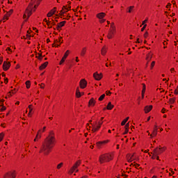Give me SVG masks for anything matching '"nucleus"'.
<instances>
[{"instance_id":"33","label":"nucleus","mask_w":178,"mask_h":178,"mask_svg":"<svg viewBox=\"0 0 178 178\" xmlns=\"http://www.w3.org/2000/svg\"><path fill=\"white\" fill-rule=\"evenodd\" d=\"M106 52V51L104 47L103 49H102V50H101L102 55H105Z\"/></svg>"},{"instance_id":"16","label":"nucleus","mask_w":178,"mask_h":178,"mask_svg":"<svg viewBox=\"0 0 178 178\" xmlns=\"http://www.w3.org/2000/svg\"><path fill=\"white\" fill-rule=\"evenodd\" d=\"M48 63H49L48 62H45L44 63H43L42 65H40L39 67V70H42L45 69L47 67Z\"/></svg>"},{"instance_id":"25","label":"nucleus","mask_w":178,"mask_h":178,"mask_svg":"<svg viewBox=\"0 0 178 178\" xmlns=\"http://www.w3.org/2000/svg\"><path fill=\"white\" fill-rule=\"evenodd\" d=\"M152 58V55L150 54H148L146 56V60H147L148 62Z\"/></svg>"},{"instance_id":"43","label":"nucleus","mask_w":178,"mask_h":178,"mask_svg":"<svg viewBox=\"0 0 178 178\" xmlns=\"http://www.w3.org/2000/svg\"><path fill=\"white\" fill-rule=\"evenodd\" d=\"M106 22V19H100L99 20V23H104Z\"/></svg>"},{"instance_id":"22","label":"nucleus","mask_w":178,"mask_h":178,"mask_svg":"<svg viewBox=\"0 0 178 178\" xmlns=\"http://www.w3.org/2000/svg\"><path fill=\"white\" fill-rule=\"evenodd\" d=\"M86 47H83L81 51V56H84V55H86Z\"/></svg>"},{"instance_id":"9","label":"nucleus","mask_w":178,"mask_h":178,"mask_svg":"<svg viewBox=\"0 0 178 178\" xmlns=\"http://www.w3.org/2000/svg\"><path fill=\"white\" fill-rule=\"evenodd\" d=\"M10 63H8L6 61L3 62V69L4 71H8V70L10 67Z\"/></svg>"},{"instance_id":"47","label":"nucleus","mask_w":178,"mask_h":178,"mask_svg":"<svg viewBox=\"0 0 178 178\" xmlns=\"http://www.w3.org/2000/svg\"><path fill=\"white\" fill-rule=\"evenodd\" d=\"M147 35H148V33H147V32H146V33H144V38H147Z\"/></svg>"},{"instance_id":"1","label":"nucleus","mask_w":178,"mask_h":178,"mask_svg":"<svg viewBox=\"0 0 178 178\" xmlns=\"http://www.w3.org/2000/svg\"><path fill=\"white\" fill-rule=\"evenodd\" d=\"M54 145L55 136H54V133L51 131L50 134L44 140V143H43L42 149H40V152H44V155H48Z\"/></svg>"},{"instance_id":"26","label":"nucleus","mask_w":178,"mask_h":178,"mask_svg":"<svg viewBox=\"0 0 178 178\" xmlns=\"http://www.w3.org/2000/svg\"><path fill=\"white\" fill-rule=\"evenodd\" d=\"M1 106H2L1 107V111H4L6 110V107L3 106V100H0V104H1Z\"/></svg>"},{"instance_id":"30","label":"nucleus","mask_w":178,"mask_h":178,"mask_svg":"<svg viewBox=\"0 0 178 178\" xmlns=\"http://www.w3.org/2000/svg\"><path fill=\"white\" fill-rule=\"evenodd\" d=\"M36 58H38V60H42V54L38 53Z\"/></svg>"},{"instance_id":"60","label":"nucleus","mask_w":178,"mask_h":178,"mask_svg":"<svg viewBox=\"0 0 178 178\" xmlns=\"http://www.w3.org/2000/svg\"><path fill=\"white\" fill-rule=\"evenodd\" d=\"M113 25H114V24H113V23H112V24H111V29H113V28H115V26H114Z\"/></svg>"},{"instance_id":"56","label":"nucleus","mask_w":178,"mask_h":178,"mask_svg":"<svg viewBox=\"0 0 178 178\" xmlns=\"http://www.w3.org/2000/svg\"><path fill=\"white\" fill-rule=\"evenodd\" d=\"M171 6V3H168V5L166 6V8H170Z\"/></svg>"},{"instance_id":"35","label":"nucleus","mask_w":178,"mask_h":178,"mask_svg":"<svg viewBox=\"0 0 178 178\" xmlns=\"http://www.w3.org/2000/svg\"><path fill=\"white\" fill-rule=\"evenodd\" d=\"M3 137H4V134L1 133L0 134V142H1V140L3 139Z\"/></svg>"},{"instance_id":"50","label":"nucleus","mask_w":178,"mask_h":178,"mask_svg":"<svg viewBox=\"0 0 178 178\" xmlns=\"http://www.w3.org/2000/svg\"><path fill=\"white\" fill-rule=\"evenodd\" d=\"M8 82V78H6V79H4V83H5L6 84H7Z\"/></svg>"},{"instance_id":"10","label":"nucleus","mask_w":178,"mask_h":178,"mask_svg":"<svg viewBox=\"0 0 178 178\" xmlns=\"http://www.w3.org/2000/svg\"><path fill=\"white\" fill-rule=\"evenodd\" d=\"M69 52H70L69 50H67V51H65V54H64V56H63V57L61 61L60 62V65H61L62 63H65V59L67 58V57L68 55H69Z\"/></svg>"},{"instance_id":"41","label":"nucleus","mask_w":178,"mask_h":178,"mask_svg":"<svg viewBox=\"0 0 178 178\" xmlns=\"http://www.w3.org/2000/svg\"><path fill=\"white\" fill-rule=\"evenodd\" d=\"M76 95L77 97H81V92H76Z\"/></svg>"},{"instance_id":"11","label":"nucleus","mask_w":178,"mask_h":178,"mask_svg":"<svg viewBox=\"0 0 178 178\" xmlns=\"http://www.w3.org/2000/svg\"><path fill=\"white\" fill-rule=\"evenodd\" d=\"M93 77L95 79V80L99 81L102 79V75L97 74V72H95L93 74Z\"/></svg>"},{"instance_id":"32","label":"nucleus","mask_w":178,"mask_h":178,"mask_svg":"<svg viewBox=\"0 0 178 178\" xmlns=\"http://www.w3.org/2000/svg\"><path fill=\"white\" fill-rule=\"evenodd\" d=\"M31 107H32V105H29V114H28L29 116H30L31 113L32 111H33V108H32Z\"/></svg>"},{"instance_id":"24","label":"nucleus","mask_w":178,"mask_h":178,"mask_svg":"<svg viewBox=\"0 0 178 178\" xmlns=\"http://www.w3.org/2000/svg\"><path fill=\"white\" fill-rule=\"evenodd\" d=\"M95 127L96 129H97V130H99V129H101V126L102 125V122H96L95 124Z\"/></svg>"},{"instance_id":"19","label":"nucleus","mask_w":178,"mask_h":178,"mask_svg":"<svg viewBox=\"0 0 178 178\" xmlns=\"http://www.w3.org/2000/svg\"><path fill=\"white\" fill-rule=\"evenodd\" d=\"M65 23H66V21H63V22L58 23V25H57V29H58L63 27V26H65Z\"/></svg>"},{"instance_id":"37","label":"nucleus","mask_w":178,"mask_h":178,"mask_svg":"<svg viewBox=\"0 0 178 178\" xmlns=\"http://www.w3.org/2000/svg\"><path fill=\"white\" fill-rule=\"evenodd\" d=\"M129 122H127L125 126H124V129H129Z\"/></svg>"},{"instance_id":"38","label":"nucleus","mask_w":178,"mask_h":178,"mask_svg":"<svg viewBox=\"0 0 178 178\" xmlns=\"http://www.w3.org/2000/svg\"><path fill=\"white\" fill-rule=\"evenodd\" d=\"M169 102H170V104H174L175 102V99H170Z\"/></svg>"},{"instance_id":"42","label":"nucleus","mask_w":178,"mask_h":178,"mask_svg":"<svg viewBox=\"0 0 178 178\" xmlns=\"http://www.w3.org/2000/svg\"><path fill=\"white\" fill-rule=\"evenodd\" d=\"M147 27V24H144V26H143V28L141 29V31H144L145 29H146Z\"/></svg>"},{"instance_id":"12","label":"nucleus","mask_w":178,"mask_h":178,"mask_svg":"<svg viewBox=\"0 0 178 178\" xmlns=\"http://www.w3.org/2000/svg\"><path fill=\"white\" fill-rule=\"evenodd\" d=\"M157 131L158 129H154L152 134H149V131H147V133L149 134V136H150V138H152L154 136H157Z\"/></svg>"},{"instance_id":"51","label":"nucleus","mask_w":178,"mask_h":178,"mask_svg":"<svg viewBox=\"0 0 178 178\" xmlns=\"http://www.w3.org/2000/svg\"><path fill=\"white\" fill-rule=\"evenodd\" d=\"M27 33H28V34L26 35V37L30 39L31 35H29V34L30 33V32L28 31H27Z\"/></svg>"},{"instance_id":"6","label":"nucleus","mask_w":178,"mask_h":178,"mask_svg":"<svg viewBox=\"0 0 178 178\" xmlns=\"http://www.w3.org/2000/svg\"><path fill=\"white\" fill-rule=\"evenodd\" d=\"M80 164H81V162L80 161L75 163L69 171V174L72 175L74 172L76 170V169L80 165Z\"/></svg>"},{"instance_id":"2","label":"nucleus","mask_w":178,"mask_h":178,"mask_svg":"<svg viewBox=\"0 0 178 178\" xmlns=\"http://www.w3.org/2000/svg\"><path fill=\"white\" fill-rule=\"evenodd\" d=\"M113 160V156L111 154H106L99 156V161L100 163H104V162H109Z\"/></svg>"},{"instance_id":"44","label":"nucleus","mask_w":178,"mask_h":178,"mask_svg":"<svg viewBox=\"0 0 178 178\" xmlns=\"http://www.w3.org/2000/svg\"><path fill=\"white\" fill-rule=\"evenodd\" d=\"M62 38L60 37V39H58V40H56L55 42H60L62 43L63 42V40H61Z\"/></svg>"},{"instance_id":"64","label":"nucleus","mask_w":178,"mask_h":178,"mask_svg":"<svg viewBox=\"0 0 178 178\" xmlns=\"http://www.w3.org/2000/svg\"><path fill=\"white\" fill-rule=\"evenodd\" d=\"M76 92H78V93L80 92L79 88H77V89H76Z\"/></svg>"},{"instance_id":"48","label":"nucleus","mask_w":178,"mask_h":178,"mask_svg":"<svg viewBox=\"0 0 178 178\" xmlns=\"http://www.w3.org/2000/svg\"><path fill=\"white\" fill-rule=\"evenodd\" d=\"M133 155L130 157V159H128V162H131L132 161V158H133Z\"/></svg>"},{"instance_id":"34","label":"nucleus","mask_w":178,"mask_h":178,"mask_svg":"<svg viewBox=\"0 0 178 178\" xmlns=\"http://www.w3.org/2000/svg\"><path fill=\"white\" fill-rule=\"evenodd\" d=\"M145 90H146L145 84V83H143V90H142V92H143V93H145Z\"/></svg>"},{"instance_id":"57","label":"nucleus","mask_w":178,"mask_h":178,"mask_svg":"<svg viewBox=\"0 0 178 178\" xmlns=\"http://www.w3.org/2000/svg\"><path fill=\"white\" fill-rule=\"evenodd\" d=\"M165 109L164 108H163V109L161 110V112H162L163 113H165Z\"/></svg>"},{"instance_id":"53","label":"nucleus","mask_w":178,"mask_h":178,"mask_svg":"<svg viewBox=\"0 0 178 178\" xmlns=\"http://www.w3.org/2000/svg\"><path fill=\"white\" fill-rule=\"evenodd\" d=\"M111 91H106V95H111Z\"/></svg>"},{"instance_id":"59","label":"nucleus","mask_w":178,"mask_h":178,"mask_svg":"<svg viewBox=\"0 0 178 178\" xmlns=\"http://www.w3.org/2000/svg\"><path fill=\"white\" fill-rule=\"evenodd\" d=\"M175 95H177V94H178V90H175Z\"/></svg>"},{"instance_id":"18","label":"nucleus","mask_w":178,"mask_h":178,"mask_svg":"<svg viewBox=\"0 0 178 178\" xmlns=\"http://www.w3.org/2000/svg\"><path fill=\"white\" fill-rule=\"evenodd\" d=\"M105 15L106 14L104 13H100L97 15V17L99 18V19H102L105 17Z\"/></svg>"},{"instance_id":"45","label":"nucleus","mask_w":178,"mask_h":178,"mask_svg":"<svg viewBox=\"0 0 178 178\" xmlns=\"http://www.w3.org/2000/svg\"><path fill=\"white\" fill-rule=\"evenodd\" d=\"M147 21H148V19H145V20L143 22L142 25H144V26H145V24L147 23Z\"/></svg>"},{"instance_id":"62","label":"nucleus","mask_w":178,"mask_h":178,"mask_svg":"<svg viewBox=\"0 0 178 178\" xmlns=\"http://www.w3.org/2000/svg\"><path fill=\"white\" fill-rule=\"evenodd\" d=\"M55 24H56L55 22L51 23V22H50V25H51V26L53 25V26H54V25H55Z\"/></svg>"},{"instance_id":"14","label":"nucleus","mask_w":178,"mask_h":178,"mask_svg":"<svg viewBox=\"0 0 178 178\" xmlns=\"http://www.w3.org/2000/svg\"><path fill=\"white\" fill-rule=\"evenodd\" d=\"M108 142V140H104V141H99L98 143H97V145L98 147V148H101L102 145L103 144H106Z\"/></svg>"},{"instance_id":"4","label":"nucleus","mask_w":178,"mask_h":178,"mask_svg":"<svg viewBox=\"0 0 178 178\" xmlns=\"http://www.w3.org/2000/svg\"><path fill=\"white\" fill-rule=\"evenodd\" d=\"M16 173L15 171H8L6 172L3 175V178H15Z\"/></svg>"},{"instance_id":"5","label":"nucleus","mask_w":178,"mask_h":178,"mask_svg":"<svg viewBox=\"0 0 178 178\" xmlns=\"http://www.w3.org/2000/svg\"><path fill=\"white\" fill-rule=\"evenodd\" d=\"M115 32H116V28L115 27H113V29H110L109 31H108V35H107L108 39L111 40Z\"/></svg>"},{"instance_id":"55","label":"nucleus","mask_w":178,"mask_h":178,"mask_svg":"<svg viewBox=\"0 0 178 178\" xmlns=\"http://www.w3.org/2000/svg\"><path fill=\"white\" fill-rule=\"evenodd\" d=\"M51 28H52V25H51L50 22H49L48 29H51Z\"/></svg>"},{"instance_id":"40","label":"nucleus","mask_w":178,"mask_h":178,"mask_svg":"<svg viewBox=\"0 0 178 178\" xmlns=\"http://www.w3.org/2000/svg\"><path fill=\"white\" fill-rule=\"evenodd\" d=\"M44 22H45L47 23V26H49L50 22L48 21V20L47 19V18H44Z\"/></svg>"},{"instance_id":"28","label":"nucleus","mask_w":178,"mask_h":178,"mask_svg":"<svg viewBox=\"0 0 178 178\" xmlns=\"http://www.w3.org/2000/svg\"><path fill=\"white\" fill-rule=\"evenodd\" d=\"M92 129V132H96L97 131H98V129L95 127V125H94L93 124H91Z\"/></svg>"},{"instance_id":"46","label":"nucleus","mask_w":178,"mask_h":178,"mask_svg":"<svg viewBox=\"0 0 178 178\" xmlns=\"http://www.w3.org/2000/svg\"><path fill=\"white\" fill-rule=\"evenodd\" d=\"M128 132H129V129H125V131L124 132V135H126V134H128Z\"/></svg>"},{"instance_id":"21","label":"nucleus","mask_w":178,"mask_h":178,"mask_svg":"<svg viewBox=\"0 0 178 178\" xmlns=\"http://www.w3.org/2000/svg\"><path fill=\"white\" fill-rule=\"evenodd\" d=\"M135 6H130L129 8H127V13H131L134 10Z\"/></svg>"},{"instance_id":"23","label":"nucleus","mask_w":178,"mask_h":178,"mask_svg":"<svg viewBox=\"0 0 178 178\" xmlns=\"http://www.w3.org/2000/svg\"><path fill=\"white\" fill-rule=\"evenodd\" d=\"M113 107H114V106L112 105L111 102H108L106 108H107V110H112Z\"/></svg>"},{"instance_id":"54","label":"nucleus","mask_w":178,"mask_h":178,"mask_svg":"<svg viewBox=\"0 0 178 178\" xmlns=\"http://www.w3.org/2000/svg\"><path fill=\"white\" fill-rule=\"evenodd\" d=\"M156 158V156L154 155V153L153 152V156L152 157V159H155Z\"/></svg>"},{"instance_id":"7","label":"nucleus","mask_w":178,"mask_h":178,"mask_svg":"<svg viewBox=\"0 0 178 178\" xmlns=\"http://www.w3.org/2000/svg\"><path fill=\"white\" fill-rule=\"evenodd\" d=\"M163 152V148L162 147H156L153 150V153L154 156H157L158 155L162 154Z\"/></svg>"},{"instance_id":"8","label":"nucleus","mask_w":178,"mask_h":178,"mask_svg":"<svg viewBox=\"0 0 178 178\" xmlns=\"http://www.w3.org/2000/svg\"><path fill=\"white\" fill-rule=\"evenodd\" d=\"M81 88H86L87 86V81L85 79H81L79 83Z\"/></svg>"},{"instance_id":"39","label":"nucleus","mask_w":178,"mask_h":178,"mask_svg":"<svg viewBox=\"0 0 178 178\" xmlns=\"http://www.w3.org/2000/svg\"><path fill=\"white\" fill-rule=\"evenodd\" d=\"M155 65V61H152V63H151V70L153 69V67H154Z\"/></svg>"},{"instance_id":"58","label":"nucleus","mask_w":178,"mask_h":178,"mask_svg":"<svg viewBox=\"0 0 178 178\" xmlns=\"http://www.w3.org/2000/svg\"><path fill=\"white\" fill-rule=\"evenodd\" d=\"M145 97V92H142V98L144 99Z\"/></svg>"},{"instance_id":"31","label":"nucleus","mask_w":178,"mask_h":178,"mask_svg":"<svg viewBox=\"0 0 178 178\" xmlns=\"http://www.w3.org/2000/svg\"><path fill=\"white\" fill-rule=\"evenodd\" d=\"M104 97H105V94L102 95L99 97V102H102V101L104 99Z\"/></svg>"},{"instance_id":"17","label":"nucleus","mask_w":178,"mask_h":178,"mask_svg":"<svg viewBox=\"0 0 178 178\" xmlns=\"http://www.w3.org/2000/svg\"><path fill=\"white\" fill-rule=\"evenodd\" d=\"M152 108H153L152 106L145 107V108H144L145 113H149L151 110H152Z\"/></svg>"},{"instance_id":"63","label":"nucleus","mask_w":178,"mask_h":178,"mask_svg":"<svg viewBox=\"0 0 178 178\" xmlns=\"http://www.w3.org/2000/svg\"><path fill=\"white\" fill-rule=\"evenodd\" d=\"M2 62H3V60L2 58H0V65H1Z\"/></svg>"},{"instance_id":"13","label":"nucleus","mask_w":178,"mask_h":178,"mask_svg":"<svg viewBox=\"0 0 178 178\" xmlns=\"http://www.w3.org/2000/svg\"><path fill=\"white\" fill-rule=\"evenodd\" d=\"M56 10H57L56 8H54L53 10H51V11L47 13V17H51L53 15H55V13L56 12Z\"/></svg>"},{"instance_id":"20","label":"nucleus","mask_w":178,"mask_h":178,"mask_svg":"<svg viewBox=\"0 0 178 178\" xmlns=\"http://www.w3.org/2000/svg\"><path fill=\"white\" fill-rule=\"evenodd\" d=\"M95 103H96V101H95L93 98H91V99H90L88 104H89V105H90V106H95Z\"/></svg>"},{"instance_id":"49","label":"nucleus","mask_w":178,"mask_h":178,"mask_svg":"<svg viewBox=\"0 0 178 178\" xmlns=\"http://www.w3.org/2000/svg\"><path fill=\"white\" fill-rule=\"evenodd\" d=\"M37 139L41 138V135H39L38 134H37L36 137Z\"/></svg>"},{"instance_id":"36","label":"nucleus","mask_w":178,"mask_h":178,"mask_svg":"<svg viewBox=\"0 0 178 178\" xmlns=\"http://www.w3.org/2000/svg\"><path fill=\"white\" fill-rule=\"evenodd\" d=\"M63 163H60L59 164L57 165V169H60L63 166Z\"/></svg>"},{"instance_id":"15","label":"nucleus","mask_w":178,"mask_h":178,"mask_svg":"<svg viewBox=\"0 0 178 178\" xmlns=\"http://www.w3.org/2000/svg\"><path fill=\"white\" fill-rule=\"evenodd\" d=\"M69 10L67 8L66 6H63V10H61L60 11V15H63V16H65L63 15H65V13H67Z\"/></svg>"},{"instance_id":"3","label":"nucleus","mask_w":178,"mask_h":178,"mask_svg":"<svg viewBox=\"0 0 178 178\" xmlns=\"http://www.w3.org/2000/svg\"><path fill=\"white\" fill-rule=\"evenodd\" d=\"M34 3L35 1L32 0L31 2L29 3V7L26 10V13L27 14L28 18L30 17L32 15L33 8L31 6H33Z\"/></svg>"},{"instance_id":"29","label":"nucleus","mask_w":178,"mask_h":178,"mask_svg":"<svg viewBox=\"0 0 178 178\" xmlns=\"http://www.w3.org/2000/svg\"><path fill=\"white\" fill-rule=\"evenodd\" d=\"M26 88H31V81H27L26 82Z\"/></svg>"},{"instance_id":"27","label":"nucleus","mask_w":178,"mask_h":178,"mask_svg":"<svg viewBox=\"0 0 178 178\" xmlns=\"http://www.w3.org/2000/svg\"><path fill=\"white\" fill-rule=\"evenodd\" d=\"M129 117L126 118V119H124V120L122 122L121 125H122V126L125 125V124H126V123L127 122V121L129 120Z\"/></svg>"},{"instance_id":"61","label":"nucleus","mask_w":178,"mask_h":178,"mask_svg":"<svg viewBox=\"0 0 178 178\" xmlns=\"http://www.w3.org/2000/svg\"><path fill=\"white\" fill-rule=\"evenodd\" d=\"M6 15H8V17L10 16V15H12V13H10L9 12L8 13H7V14H6Z\"/></svg>"},{"instance_id":"52","label":"nucleus","mask_w":178,"mask_h":178,"mask_svg":"<svg viewBox=\"0 0 178 178\" xmlns=\"http://www.w3.org/2000/svg\"><path fill=\"white\" fill-rule=\"evenodd\" d=\"M8 17H9V16L6 14V15H4V18H3V19H8Z\"/></svg>"}]
</instances>
